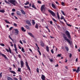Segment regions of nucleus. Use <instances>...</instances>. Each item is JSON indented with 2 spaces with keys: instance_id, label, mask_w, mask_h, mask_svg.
Listing matches in <instances>:
<instances>
[{
  "instance_id": "f257e3e1",
  "label": "nucleus",
  "mask_w": 80,
  "mask_h": 80,
  "mask_svg": "<svg viewBox=\"0 0 80 80\" xmlns=\"http://www.w3.org/2000/svg\"><path fill=\"white\" fill-rule=\"evenodd\" d=\"M9 2H10L14 6L16 5V4H17L18 3L17 2V1L15 0H9L8 1Z\"/></svg>"
},
{
  "instance_id": "f03ea898",
  "label": "nucleus",
  "mask_w": 80,
  "mask_h": 80,
  "mask_svg": "<svg viewBox=\"0 0 80 80\" xmlns=\"http://www.w3.org/2000/svg\"><path fill=\"white\" fill-rule=\"evenodd\" d=\"M63 38L64 40H66V41H67V42H68V43L70 44V40H69V39L67 38V37H66L65 35L63 34Z\"/></svg>"
},
{
  "instance_id": "7ed1b4c3",
  "label": "nucleus",
  "mask_w": 80,
  "mask_h": 80,
  "mask_svg": "<svg viewBox=\"0 0 80 80\" xmlns=\"http://www.w3.org/2000/svg\"><path fill=\"white\" fill-rule=\"evenodd\" d=\"M48 12L49 13H50L52 15L53 17H55V14L53 12L52 10L49 9V10H48Z\"/></svg>"
},
{
  "instance_id": "20e7f679",
  "label": "nucleus",
  "mask_w": 80,
  "mask_h": 80,
  "mask_svg": "<svg viewBox=\"0 0 80 80\" xmlns=\"http://www.w3.org/2000/svg\"><path fill=\"white\" fill-rule=\"evenodd\" d=\"M65 33L66 34V35H67L69 38H70V34L68 31H65Z\"/></svg>"
},
{
  "instance_id": "39448f33",
  "label": "nucleus",
  "mask_w": 80,
  "mask_h": 80,
  "mask_svg": "<svg viewBox=\"0 0 80 80\" xmlns=\"http://www.w3.org/2000/svg\"><path fill=\"white\" fill-rule=\"evenodd\" d=\"M26 65L28 69L29 70H30V67H29V65H28V62L27 61H26L25 62Z\"/></svg>"
},
{
  "instance_id": "423d86ee",
  "label": "nucleus",
  "mask_w": 80,
  "mask_h": 80,
  "mask_svg": "<svg viewBox=\"0 0 80 80\" xmlns=\"http://www.w3.org/2000/svg\"><path fill=\"white\" fill-rule=\"evenodd\" d=\"M43 10H45V5H42L41 8V12H43Z\"/></svg>"
},
{
  "instance_id": "0eeeda50",
  "label": "nucleus",
  "mask_w": 80,
  "mask_h": 80,
  "mask_svg": "<svg viewBox=\"0 0 80 80\" xmlns=\"http://www.w3.org/2000/svg\"><path fill=\"white\" fill-rule=\"evenodd\" d=\"M26 23H27V24L29 26H31V25H32L31 23H30V21L28 20H27L26 21Z\"/></svg>"
},
{
  "instance_id": "6e6552de",
  "label": "nucleus",
  "mask_w": 80,
  "mask_h": 80,
  "mask_svg": "<svg viewBox=\"0 0 80 80\" xmlns=\"http://www.w3.org/2000/svg\"><path fill=\"white\" fill-rule=\"evenodd\" d=\"M9 50L8 48H5L7 52H10V53H12V51H11V49H10V48H9Z\"/></svg>"
},
{
  "instance_id": "1a4fd4ad",
  "label": "nucleus",
  "mask_w": 80,
  "mask_h": 80,
  "mask_svg": "<svg viewBox=\"0 0 80 80\" xmlns=\"http://www.w3.org/2000/svg\"><path fill=\"white\" fill-rule=\"evenodd\" d=\"M20 63L21 65V67L22 68H23V66H24V62L23 61L21 60Z\"/></svg>"
},
{
  "instance_id": "9d476101",
  "label": "nucleus",
  "mask_w": 80,
  "mask_h": 80,
  "mask_svg": "<svg viewBox=\"0 0 80 80\" xmlns=\"http://www.w3.org/2000/svg\"><path fill=\"white\" fill-rule=\"evenodd\" d=\"M14 30L15 31V32H14V33H16L15 34V35H18V32H19V31L18 30V29H14Z\"/></svg>"
},
{
  "instance_id": "9b49d317",
  "label": "nucleus",
  "mask_w": 80,
  "mask_h": 80,
  "mask_svg": "<svg viewBox=\"0 0 80 80\" xmlns=\"http://www.w3.org/2000/svg\"><path fill=\"white\" fill-rule=\"evenodd\" d=\"M0 55H2V56H3V57H4V58L5 59H6V60H7V57H6V55H5V54H2V53L0 52Z\"/></svg>"
},
{
  "instance_id": "f8f14e48",
  "label": "nucleus",
  "mask_w": 80,
  "mask_h": 80,
  "mask_svg": "<svg viewBox=\"0 0 80 80\" xmlns=\"http://www.w3.org/2000/svg\"><path fill=\"white\" fill-rule=\"evenodd\" d=\"M28 35H30V37H32V38H34V36L33 35V34H32L31 32H28Z\"/></svg>"
},
{
  "instance_id": "ddd939ff",
  "label": "nucleus",
  "mask_w": 80,
  "mask_h": 80,
  "mask_svg": "<svg viewBox=\"0 0 80 80\" xmlns=\"http://www.w3.org/2000/svg\"><path fill=\"white\" fill-rule=\"evenodd\" d=\"M41 79L42 80H45V76L43 75H42L41 76Z\"/></svg>"
},
{
  "instance_id": "4468645a",
  "label": "nucleus",
  "mask_w": 80,
  "mask_h": 80,
  "mask_svg": "<svg viewBox=\"0 0 80 80\" xmlns=\"http://www.w3.org/2000/svg\"><path fill=\"white\" fill-rule=\"evenodd\" d=\"M16 13L17 15H19V16H21V15H22V14H21V12L19 11H17Z\"/></svg>"
},
{
  "instance_id": "2eb2a0df",
  "label": "nucleus",
  "mask_w": 80,
  "mask_h": 80,
  "mask_svg": "<svg viewBox=\"0 0 80 80\" xmlns=\"http://www.w3.org/2000/svg\"><path fill=\"white\" fill-rule=\"evenodd\" d=\"M20 11L21 13H22L23 14V15H25V14H26L25 12L23 10L21 9L20 10Z\"/></svg>"
},
{
  "instance_id": "dca6fc26",
  "label": "nucleus",
  "mask_w": 80,
  "mask_h": 80,
  "mask_svg": "<svg viewBox=\"0 0 80 80\" xmlns=\"http://www.w3.org/2000/svg\"><path fill=\"white\" fill-rule=\"evenodd\" d=\"M9 72L11 73H13V74H16V72H15L14 71L10 70Z\"/></svg>"
},
{
  "instance_id": "f3484780",
  "label": "nucleus",
  "mask_w": 80,
  "mask_h": 80,
  "mask_svg": "<svg viewBox=\"0 0 80 80\" xmlns=\"http://www.w3.org/2000/svg\"><path fill=\"white\" fill-rule=\"evenodd\" d=\"M51 5L53 8H54V9H55V8H56V7H55V5L53 3H52L51 4Z\"/></svg>"
},
{
  "instance_id": "a211bd4d",
  "label": "nucleus",
  "mask_w": 80,
  "mask_h": 80,
  "mask_svg": "<svg viewBox=\"0 0 80 80\" xmlns=\"http://www.w3.org/2000/svg\"><path fill=\"white\" fill-rule=\"evenodd\" d=\"M80 72V67H78L76 72V73H78Z\"/></svg>"
},
{
  "instance_id": "6ab92c4d",
  "label": "nucleus",
  "mask_w": 80,
  "mask_h": 80,
  "mask_svg": "<svg viewBox=\"0 0 80 80\" xmlns=\"http://www.w3.org/2000/svg\"><path fill=\"white\" fill-rule=\"evenodd\" d=\"M46 50L48 52H49V47L48 46L46 47Z\"/></svg>"
},
{
  "instance_id": "aec40b11",
  "label": "nucleus",
  "mask_w": 80,
  "mask_h": 80,
  "mask_svg": "<svg viewBox=\"0 0 80 80\" xmlns=\"http://www.w3.org/2000/svg\"><path fill=\"white\" fill-rule=\"evenodd\" d=\"M70 45L72 47H73V42H72V39L70 38Z\"/></svg>"
},
{
  "instance_id": "412c9836",
  "label": "nucleus",
  "mask_w": 80,
  "mask_h": 80,
  "mask_svg": "<svg viewBox=\"0 0 80 80\" xmlns=\"http://www.w3.org/2000/svg\"><path fill=\"white\" fill-rule=\"evenodd\" d=\"M14 47L15 48V50H17V45L15 44H14Z\"/></svg>"
},
{
  "instance_id": "4be33fe9",
  "label": "nucleus",
  "mask_w": 80,
  "mask_h": 80,
  "mask_svg": "<svg viewBox=\"0 0 80 80\" xmlns=\"http://www.w3.org/2000/svg\"><path fill=\"white\" fill-rule=\"evenodd\" d=\"M21 29H22V32H26V30H25L24 29V28H23V27H22Z\"/></svg>"
},
{
  "instance_id": "5701e85b",
  "label": "nucleus",
  "mask_w": 80,
  "mask_h": 80,
  "mask_svg": "<svg viewBox=\"0 0 80 80\" xmlns=\"http://www.w3.org/2000/svg\"><path fill=\"white\" fill-rule=\"evenodd\" d=\"M35 28H37V29H38V24L36 23L35 26Z\"/></svg>"
},
{
  "instance_id": "b1692460",
  "label": "nucleus",
  "mask_w": 80,
  "mask_h": 80,
  "mask_svg": "<svg viewBox=\"0 0 80 80\" xmlns=\"http://www.w3.org/2000/svg\"><path fill=\"white\" fill-rule=\"evenodd\" d=\"M25 28H27V29H28V30H29V29H30V27H29V26H28L27 25H26L25 26Z\"/></svg>"
},
{
  "instance_id": "393cba45",
  "label": "nucleus",
  "mask_w": 80,
  "mask_h": 80,
  "mask_svg": "<svg viewBox=\"0 0 80 80\" xmlns=\"http://www.w3.org/2000/svg\"><path fill=\"white\" fill-rule=\"evenodd\" d=\"M65 48L66 49V51H67V52H68L69 49H68V47H67V46H65Z\"/></svg>"
},
{
  "instance_id": "a878e982",
  "label": "nucleus",
  "mask_w": 80,
  "mask_h": 80,
  "mask_svg": "<svg viewBox=\"0 0 80 80\" xmlns=\"http://www.w3.org/2000/svg\"><path fill=\"white\" fill-rule=\"evenodd\" d=\"M7 80H13L12 78H11L10 77H8L7 78Z\"/></svg>"
},
{
  "instance_id": "bb28decb",
  "label": "nucleus",
  "mask_w": 80,
  "mask_h": 80,
  "mask_svg": "<svg viewBox=\"0 0 80 80\" xmlns=\"http://www.w3.org/2000/svg\"><path fill=\"white\" fill-rule=\"evenodd\" d=\"M57 15L58 17V20L60 19V16H59V14H58V12H57Z\"/></svg>"
},
{
  "instance_id": "cd10ccee",
  "label": "nucleus",
  "mask_w": 80,
  "mask_h": 80,
  "mask_svg": "<svg viewBox=\"0 0 80 80\" xmlns=\"http://www.w3.org/2000/svg\"><path fill=\"white\" fill-rule=\"evenodd\" d=\"M18 72H21V68H18Z\"/></svg>"
},
{
  "instance_id": "c85d7f7f",
  "label": "nucleus",
  "mask_w": 80,
  "mask_h": 80,
  "mask_svg": "<svg viewBox=\"0 0 80 80\" xmlns=\"http://www.w3.org/2000/svg\"><path fill=\"white\" fill-rule=\"evenodd\" d=\"M45 45L44 44V43H43V42H41V47H44Z\"/></svg>"
},
{
  "instance_id": "c756f323",
  "label": "nucleus",
  "mask_w": 80,
  "mask_h": 80,
  "mask_svg": "<svg viewBox=\"0 0 80 80\" xmlns=\"http://www.w3.org/2000/svg\"><path fill=\"white\" fill-rule=\"evenodd\" d=\"M32 25H34L35 24V21L33 20H32Z\"/></svg>"
},
{
  "instance_id": "7c9ffc66",
  "label": "nucleus",
  "mask_w": 80,
  "mask_h": 80,
  "mask_svg": "<svg viewBox=\"0 0 80 80\" xmlns=\"http://www.w3.org/2000/svg\"><path fill=\"white\" fill-rule=\"evenodd\" d=\"M0 12L4 13L5 12V10H0Z\"/></svg>"
},
{
  "instance_id": "2f4dec72",
  "label": "nucleus",
  "mask_w": 80,
  "mask_h": 80,
  "mask_svg": "<svg viewBox=\"0 0 80 80\" xmlns=\"http://www.w3.org/2000/svg\"><path fill=\"white\" fill-rule=\"evenodd\" d=\"M32 8H35V9H37V8L35 7V5L34 4H32Z\"/></svg>"
},
{
  "instance_id": "473e14b6",
  "label": "nucleus",
  "mask_w": 80,
  "mask_h": 80,
  "mask_svg": "<svg viewBox=\"0 0 80 80\" xmlns=\"http://www.w3.org/2000/svg\"><path fill=\"white\" fill-rule=\"evenodd\" d=\"M21 51H22V52H23V53L25 52V50H24V49L23 48H22Z\"/></svg>"
},
{
  "instance_id": "72a5a7b5",
  "label": "nucleus",
  "mask_w": 80,
  "mask_h": 80,
  "mask_svg": "<svg viewBox=\"0 0 80 80\" xmlns=\"http://www.w3.org/2000/svg\"><path fill=\"white\" fill-rule=\"evenodd\" d=\"M4 2L6 3H7L8 4H10V3H9V2H7V0H4Z\"/></svg>"
},
{
  "instance_id": "f704fd0d",
  "label": "nucleus",
  "mask_w": 80,
  "mask_h": 80,
  "mask_svg": "<svg viewBox=\"0 0 80 80\" xmlns=\"http://www.w3.org/2000/svg\"><path fill=\"white\" fill-rule=\"evenodd\" d=\"M0 45L2 47H5V44L3 43H0Z\"/></svg>"
},
{
  "instance_id": "c9c22d12",
  "label": "nucleus",
  "mask_w": 80,
  "mask_h": 80,
  "mask_svg": "<svg viewBox=\"0 0 80 80\" xmlns=\"http://www.w3.org/2000/svg\"><path fill=\"white\" fill-rule=\"evenodd\" d=\"M29 4V2H28L26 3H24V4L25 5H28Z\"/></svg>"
},
{
  "instance_id": "e433bc0d",
  "label": "nucleus",
  "mask_w": 80,
  "mask_h": 80,
  "mask_svg": "<svg viewBox=\"0 0 80 80\" xmlns=\"http://www.w3.org/2000/svg\"><path fill=\"white\" fill-rule=\"evenodd\" d=\"M5 22L6 23H9V24H10V23L9 22L7 21V20H5Z\"/></svg>"
},
{
  "instance_id": "4c0bfd02",
  "label": "nucleus",
  "mask_w": 80,
  "mask_h": 80,
  "mask_svg": "<svg viewBox=\"0 0 80 80\" xmlns=\"http://www.w3.org/2000/svg\"><path fill=\"white\" fill-rule=\"evenodd\" d=\"M51 52L52 54H53V53H54V51H53V49H52L51 50Z\"/></svg>"
},
{
  "instance_id": "58836bf2",
  "label": "nucleus",
  "mask_w": 80,
  "mask_h": 80,
  "mask_svg": "<svg viewBox=\"0 0 80 80\" xmlns=\"http://www.w3.org/2000/svg\"><path fill=\"white\" fill-rule=\"evenodd\" d=\"M24 7L25 8H29V7L28 6H24Z\"/></svg>"
},
{
  "instance_id": "ea45409f",
  "label": "nucleus",
  "mask_w": 80,
  "mask_h": 80,
  "mask_svg": "<svg viewBox=\"0 0 80 80\" xmlns=\"http://www.w3.org/2000/svg\"><path fill=\"white\" fill-rule=\"evenodd\" d=\"M14 25V27H17V24L15 23H14L13 24Z\"/></svg>"
},
{
  "instance_id": "a19ab883",
  "label": "nucleus",
  "mask_w": 80,
  "mask_h": 80,
  "mask_svg": "<svg viewBox=\"0 0 80 80\" xmlns=\"http://www.w3.org/2000/svg\"><path fill=\"white\" fill-rule=\"evenodd\" d=\"M61 12L63 15H65V13H64V12L63 11H61Z\"/></svg>"
},
{
  "instance_id": "79ce46f5",
  "label": "nucleus",
  "mask_w": 80,
  "mask_h": 80,
  "mask_svg": "<svg viewBox=\"0 0 80 80\" xmlns=\"http://www.w3.org/2000/svg\"><path fill=\"white\" fill-rule=\"evenodd\" d=\"M36 71L38 73H39V70L38 69V68H37Z\"/></svg>"
},
{
  "instance_id": "37998d69",
  "label": "nucleus",
  "mask_w": 80,
  "mask_h": 80,
  "mask_svg": "<svg viewBox=\"0 0 80 80\" xmlns=\"http://www.w3.org/2000/svg\"><path fill=\"white\" fill-rule=\"evenodd\" d=\"M61 55H62V54H58L57 55V57H61Z\"/></svg>"
},
{
  "instance_id": "c03bdc74",
  "label": "nucleus",
  "mask_w": 80,
  "mask_h": 80,
  "mask_svg": "<svg viewBox=\"0 0 80 80\" xmlns=\"http://www.w3.org/2000/svg\"><path fill=\"white\" fill-rule=\"evenodd\" d=\"M65 18H64V17H63V16H61V18L60 19H61V20H62L63 19H64Z\"/></svg>"
},
{
  "instance_id": "a18cd8bd",
  "label": "nucleus",
  "mask_w": 80,
  "mask_h": 80,
  "mask_svg": "<svg viewBox=\"0 0 80 80\" xmlns=\"http://www.w3.org/2000/svg\"><path fill=\"white\" fill-rule=\"evenodd\" d=\"M61 4H62V6H65V3H64V2H62L61 3Z\"/></svg>"
},
{
  "instance_id": "49530a36",
  "label": "nucleus",
  "mask_w": 80,
  "mask_h": 80,
  "mask_svg": "<svg viewBox=\"0 0 80 80\" xmlns=\"http://www.w3.org/2000/svg\"><path fill=\"white\" fill-rule=\"evenodd\" d=\"M38 3H39V4H41L42 3V2L41 1H38Z\"/></svg>"
},
{
  "instance_id": "de8ad7c7",
  "label": "nucleus",
  "mask_w": 80,
  "mask_h": 80,
  "mask_svg": "<svg viewBox=\"0 0 80 80\" xmlns=\"http://www.w3.org/2000/svg\"><path fill=\"white\" fill-rule=\"evenodd\" d=\"M52 20H53V21H54V22H57V20H56L55 19H54V18H52Z\"/></svg>"
},
{
  "instance_id": "09e8293b",
  "label": "nucleus",
  "mask_w": 80,
  "mask_h": 80,
  "mask_svg": "<svg viewBox=\"0 0 80 80\" xmlns=\"http://www.w3.org/2000/svg\"><path fill=\"white\" fill-rule=\"evenodd\" d=\"M43 58H46V56H45V55L44 54H43Z\"/></svg>"
},
{
  "instance_id": "8fccbe9b",
  "label": "nucleus",
  "mask_w": 80,
  "mask_h": 80,
  "mask_svg": "<svg viewBox=\"0 0 80 80\" xmlns=\"http://www.w3.org/2000/svg\"><path fill=\"white\" fill-rule=\"evenodd\" d=\"M19 42L22 44V45H23V42H22V41L21 40H20Z\"/></svg>"
},
{
  "instance_id": "3c124183",
  "label": "nucleus",
  "mask_w": 80,
  "mask_h": 80,
  "mask_svg": "<svg viewBox=\"0 0 80 80\" xmlns=\"http://www.w3.org/2000/svg\"><path fill=\"white\" fill-rule=\"evenodd\" d=\"M18 57L19 58H21V55L20 54L18 55Z\"/></svg>"
},
{
  "instance_id": "603ef678",
  "label": "nucleus",
  "mask_w": 80,
  "mask_h": 80,
  "mask_svg": "<svg viewBox=\"0 0 80 80\" xmlns=\"http://www.w3.org/2000/svg\"><path fill=\"white\" fill-rule=\"evenodd\" d=\"M22 41L23 43H26V41H25V40H22Z\"/></svg>"
},
{
  "instance_id": "864d4df0",
  "label": "nucleus",
  "mask_w": 80,
  "mask_h": 80,
  "mask_svg": "<svg viewBox=\"0 0 80 80\" xmlns=\"http://www.w3.org/2000/svg\"><path fill=\"white\" fill-rule=\"evenodd\" d=\"M13 28V27H11L9 28V30L11 31L12 30V29Z\"/></svg>"
},
{
  "instance_id": "5fc2aeb1",
  "label": "nucleus",
  "mask_w": 80,
  "mask_h": 80,
  "mask_svg": "<svg viewBox=\"0 0 80 80\" xmlns=\"http://www.w3.org/2000/svg\"><path fill=\"white\" fill-rule=\"evenodd\" d=\"M49 60H50V62H53V59H51L50 58H49Z\"/></svg>"
},
{
  "instance_id": "6e6d98bb",
  "label": "nucleus",
  "mask_w": 80,
  "mask_h": 80,
  "mask_svg": "<svg viewBox=\"0 0 80 80\" xmlns=\"http://www.w3.org/2000/svg\"><path fill=\"white\" fill-rule=\"evenodd\" d=\"M14 14H15V13L14 12H12L11 13V15H12V16H13Z\"/></svg>"
},
{
  "instance_id": "4d7b16f0",
  "label": "nucleus",
  "mask_w": 80,
  "mask_h": 80,
  "mask_svg": "<svg viewBox=\"0 0 80 80\" xmlns=\"http://www.w3.org/2000/svg\"><path fill=\"white\" fill-rule=\"evenodd\" d=\"M2 72H1L0 73V77H2Z\"/></svg>"
},
{
  "instance_id": "13d9d810",
  "label": "nucleus",
  "mask_w": 80,
  "mask_h": 80,
  "mask_svg": "<svg viewBox=\"0 0 80 80\" xmlns=\"http://www.w3.org/2000/svg\"><path fill=\"white\" fill-rule=\"evenodd\" d=\"M13 67H14V68H16V66H15V64H13Z\"/></svg>"
},
{
  "instance_id": "bf43d9fd",
  "label": "nucleus",
  "mask_w": 80,
  "mask_h": 80,
  "mask_svg": "<svg viewBox=\"0 0 80 80\" xmlns=\"http://www.w3.org/2000/svg\"><path fill=\"white\" fill-rule=\"evenodd\" d=\"M14 79L15 80H18V79H17V78H15V77L14 78Z\"/></svg>"
},
{
  "instance_id": "052dcab7",
  "label": "nucleus",
  "mask_w": 80,
  "mask_h": 80,
  "mask_svg": "<svg viewBox=\"0 0 80 80\" xmlns=\"http://www.w3.org/2000/svg\"><path fill=\"white\" fill-rule=\"evenodd\" d=\"M15 9H12V12H15Z\"/></svg>"
},
{
  "instance_id": "680f3d73",
  "label": "nucleus",
  "mask_w": 80,
  "mask_h": 80,
  "mask_svg": "<svg viewBox=\"0 0 80 80\" xmlns=\"http://www.w3.org/2000/svg\"><path fill=\"white\" fill-rule=\"evenodd\" d=\"M76 62H78V58H77L76 59Z\"/></svg>"
},
{
  "instance_id": "e2e57ef3",
  "label": "nucleus",
  "mask_w": 80,
  "mask_h": 80,
  "mask_svg": "<svg viewBox=\"0 0 80 80\" xmlns=\"http://www.w3.org/2000/svg\"><path fill=\"white\" fill-rule=\"evenodd\" d=\"M50 24H52L53 23V22H52V21H50Z\"/></svg>"
},
{
  "instance_id": "0e129e2a",
  "label": "nucleus",
  "mask_w": 80,
  "mask_h": 80,
  "mask_svg": "<svg viewBox=\"0 0 80 80\" xmlns=\"http://www.w3.org/2000/svg\"><path fill=\"white\" fill-rule=\"evenodd\" d=\"M18 48L19 49H21V47L19 45H18Z\"/></svg>"
},
{
  "instance_id": "69168bd1",
  "label": "nucleus",
  "mask_w": 80,
  "mask_h": 80,
  "mask_svg": "<svg viewBox=\"0 0 80 80\" xmlns=\"http://www.w3.org/2000/svg\"><path fill=\"white\" fill-rule=\"evenodd\" d=\"M78 52H80V48H79V49H78Z\"/></svg>"
},
{
  "instance_id": "338daca9",
  "label": "nucleus",
  "mask_w": 80,
  "mask_h": 80,
  "mask_svg": "<svg viewBox=\"0 0 80 80\" xmlns=\"http://www.w3.org/2000/svg\"><path fill=\"white\" fill-rule=\"evenodd\" d=\"M73 72H75V71H77V70L76 69H73Z\"/></svg>"
},
{
  "instance_id": "774afa93",
  "label": "nucleus",
  "mask_w": 80,
  "mask_h": 80,
  "mask_svg": "<svg viewBox=\"0 0 80 80\" xmlns=\"http://www.w3.org/2000/svg\"><path fill=\"white\" fill-rule=\"evenodd\" d=\"M19 80H22V78H21V77H19Z\"/></svg>"
}]
</instances>
